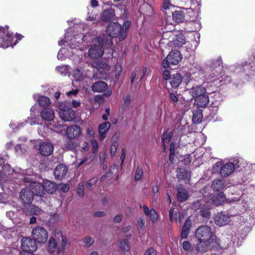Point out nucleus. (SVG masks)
<instances>
[{
	"mask_svg": "<svg viewBox=\"0 0 255 255\" xmlns=\"http://www.w3.org/2000/svg\"><path fill=\"white\" fill-rule=\"evenodd\" d=\"M131 25L129 20H126L123 26L118 22L109 23L106 28L107 35L102 34V38L105 41L107 47H111L113 44L112 37H118L120 41L124 40L127 36L128 31Z\"/></svg>",
	"mask_w": 255,
	"mask_h": 255,
	"instance_id": "f257e3e1",
	"label": "nucleus"
},
{
	"mask_svg": "<svg viewBox=\"0 0 255 255\" xmlns=\"http://www.w3.org/2000/svg\"><path fill=\"white\" fill-rule=\"evenodd\" d=\"M195 237L198 239L199 243L197 244L196 250L200 252L207 251L212 245L215 243L217 245V238L212 232L211 228L207 225H203L196 230L195 233Z\"/></svg>",
	"mask_w": 255,
	"mask_h": 255,
	"instance_id": "f03ea898",
	"label": "nucleus"
},
{
	"mask_svg": "<svg viewBox=\"0 0 255 255\" xmlns=\"http://www.w3.org/2000/svg\"><path fill=\"white\" fill-rule=\"evenodd\" d=\"M68 246L66 238L64 237L61 232L51 237L47 246V251L50 253L59 254L65 250Z\"/></svg>",
	"mask_w": 255,
	"mask_h": 255,
	"instance_id": "7ed1b4c3",
	"label": "nucleus"
},
{
	"mask_svg": "<svg viewBox=\"0 0 255 255\" xmlns=\"http://www.w3.org/2000/svg\"><path fill=\"white\" fill-rule=\"evenodd\" d=\"M89 38H90V40L92 39V41L88 52V56L91 58L101 57L104 54L103 46H107V45L105 44V41L99 35L94 40L93 38H90V35Z\"/></svg>",
	"mask_w": 255,
	"mask_h": 255,
	"instance_id": "20e7f679",
	"label": "nucleus"
},
{
	"mask_svg": "<svg viewBox=\"0 0 255 255\" xmlns=\"http://www.w3.org/2000/svg\"><path fill=\"white\" fill-rule=\"evenodd\" d=\"M31 236L36 243L43 244L47 241L48 233L44 228L37 226L32 229Z\"/></svg>",
	"mask_w": 255,
	"mask_h": 255,
	"instance_id": "39448f33",
	"label": "nucleus"
},
{
	"mask_svg": "<svg viewBox=\"0 0 255 255\" xmlns=\"http://www.w3.org/2000/svg\"><path fill=\"white\" fill-rule=\"evenodd\" d=\"M181 59L182 56L180 52L177 50H173L163 60L162 66L165 68H167L171 65H176L178 64Z\"/></svg>",
	"mask_w": 255,
	"mask_h": 255,
	"instance_id": "423d86ee",
	"label": "nucleus"
},
{
	"mask_svg": "<svg viewBox=\"0 0 255 255\" xmlns=\"http://www.w3.org/2000/svg\"><path fill=\"white\" fill-rule=\"evenodd\" d=\"M8 26L0 27V47L7 48L11 45L12 34L8 31Z\"/></svg>",
	"mask_w": 255,
	"mask_h": 255,
	"instance_id": "0eeeda50",
	"label": "nucleus"
},
{
	"mask_svg": "<svg viewBox=\"0 0 255 255\" xmlns=\"http://www.w3.org/2000/svg\"><path fill=\"white\" fill-rule=\"evenodd\" d=\"M92 89L94 92L104 93L103 95L109 97L112 94V90L108 87L107 84L102 81H98L93 84Z\"/></svg>",
	"mask_w": 255,
	"mask_h": 255,
	"instance_id": "6e6552de",
	"label": "nucleus"
},
{
	"mask_svg": "<svg viewBox=\"0 0 255 255\" xmlns=\"http://www.w3.org/2000/svg\"><path fill=\"white\" fill-rule=\"evenodd\" d=\"M21 247L24 252L32 253L37 250V246L32 238L25 237L21 240Z\"/></svg>",
	"mask_w": 255,
	"mask_h": 255,
	"instance_id": "1a4fd4ad",
	"label": "nucleus"
},
{
	"mask_svg": "<svg viewBox=\"0 0 255 255\" xmlns=\"http://www.w3.org/2000/svg\"><path fill=\"white\" fill-rule=\"evenodd\" d=\"M214 223L219 226L222 227L226 225L230 221V216L226 212L218 213L214 216Z\"/></svg>",
	"mask_w": 255,
	"mask_h": 255,
	"instance_id": "9d476101",
	"label": "nucleus"
},
{
	"mask_svg": "<svg viewBox=\"0 0 255 255\" xmlns=\"http://www.w3.org/2000/svg\"><path fill=\"white\" fill-rule=\"evenodd\" d=\"M89 36V34L88 35H83V34H77L76 36L72 37L70 40V42L68 43L71 48H74L76 46H79L83 41H86L90 39L88 37Z\"/></svg>",
	"mask_w": 255,
	"mask_h": 255,
	"instance_id": "9b49d317",
	"label": "nucleus"
},
{
	"mask_svg": "<svg viewBox=\"0 0 255 255\" xmlns=\"http://www.w3.org/2000/svg\"><path fill=\"white\" fill-rule=\"evenodd\" d=\"M81 133L80 128L76 125H73L67 128L66 135L69 139H73L78 138Z\"/></svg>",
	"mask_w": 255,
	"mask_h": 255,
	"instance_id": "f8f14e48",
	"label": "nucleus"
},
{
	"mask_svg": "<svg viewBox=\"0 0 255 255\" xmlns=\"http://www.w3.org/2000/svg\"><path fill=\"white\" fill-rule=\"evenodd\" d=\"M20 198L24 204L30 203L33 199V195L30 188L23 189L20 193Z\"/></svg>",
	"mask_w": 255,
	"mask_h": 255,
	"instance_id": "ddd939ff",
	"label": "nucleus"
},
{
	"mask_svg": "<svg viewBox=\"0 0 255 255\" xmlns=\"http://www.w3.org/2000/svg\"><path fill=\"white\" fill-rule=\"evenodd\" d=\"M30 189L33 195L38 196H42L44 195V189L42 184L35 182H31L29 184Z\"/></svg>",
	"mask_w": 255,
	"mask_h": 255,
	"instance_id": "4468645a",
	"label": "nucleus"
},
{
	"mask_svg": "<svg viewBox=\"0 0 255 255\" xmlns=\"http://www.w3.org/2000/svg\"><path fill=\"white\" fill-rule=\"evenodd\" d=\"M59 116L65 121H71L74 118L75 113L71 108L60 109Z\"/></svg>",
	"mask_w": 255,
	"mask_h": 255,
	"instance_id": "2eb2a0df",
	"label": "nucleus"
},
{
	"mask_svg": "<svg viewBox=\"0 0 255 255\" xmlns=\"http://www.w3.org/2000/svg\"><path fill=\"white\" fill-rule=\"evenodd\" d=\"M40 116L42 120L46 121H52L55 117L53 110L51 108H43L40 112Z\"/></svg>",
	"mask_w": 255,
	"mask_h": 255,
	"instance_id": "dca6fc26",
	"label": "nucleus"
},
{
	"mask_svg": "<svg viewBox=\"0 0 255 255\" xmlns=\"http://www.w3.org/2000/svg\"><path fill=\"white\" fill-rule=\"evenodd\" d=\"M235 170V165L229 162L223 165L220 169V174L222 176L226 177L231 174Z\"/></svg>",
	"mask_w": 255,
	"mask_h": 255,
	"instance_id": "f3484780",
	"label": "nucleus"
},
{
	"mask_svg": "<svg viewBox=\"0 0 255 255\" xmlns=\"http://www.w3.org/2000/svg\"><path fill=\"white\" fill-rule=\"evenodd\" d=\"M53 146L49 142H43L39 146L40 153L44 156L50 155L53 151Z\"/></svg>",
	"mask_w": 255,
	"mask_h": 255,
	"instance_id": "a211bd4d",
	"label": "nucleus"
},
{
	"mask_svg": "<svg viewBox=\"0 0 255 255\" xmlns=\"http://www.w3.org/2000/svg\"><path fill=\"white\" fill-rule=\"evenodd\" d=\"M67 168L64 164H59L54 170V175L57 179H62L67 174Z\"/></svg>",
	"mask_w": 255,
	"mask_h": 255,
	"instance_id": "6ab92c4d",
	"label": "nucleus"
},
{
	"mask_svg": "<svg viewBox=\"0 0 255 255\" xmlns=\"http://www.w3.org/2000/svg\"><path fill=\"white\" fill-rule=\"evenodd\" d=\"M143 210L145 215L149 218L152 223H154L157 221V214L154 209H151L149 210L147 206L143 205Z\"/></svg>",
	"mask_w": 255,
	"mask_h": 255,
	"instance_id": "aec40b11",
	"label": "nucleus"
},
{
	"mask_svg": "<svg viewBox=\"0 0 255 255\" xmlns=\"http://www.w3.org/2000/svg\"><path fill=\"white\" fill-rule=\"evenodd\" d=\"M33 97L34 100H36L38 102L39 105L41 107H43V108H47L50 105V100L47 97L35 95Z\"/></svg>",
	"mask_w": 255,
	"mask_h": 255,
	"instance_id": "412c9836",
	"label": "nucleus"
},
{
	"mask_svg": "<svg viewBox=\"0 0 255 255\" xmlns=\"http://www.w3.org/2000/svg\"><path fill=\"white\" fill-rule=\"evenodd\" d=\"M192 95L196 98L201 96L206 93V90L204 87L196 86L193 87L190 91Z\"/></svg>",
	"mask_w": 255,
	"mask_h": 255,
	"instance_id": "4be33fe9",
	"label": "nucleus"
},
{
	"mask_svg": "<svg viewBox=\"0 0 255 255\" xmlns=\"http://www.w3.org/2000/svg\"><path fill=\"white\" fill-rule=\"evenodd\" d=\"M111 127L110 122H106L104 124L100 125L99 127V137L101 140H103L106 137V133Z\"/></svg>",
	"mask_w": 255,
	"mask_h": 255,
	"instance_id": "5701e85b",
	"label": "nucleus"
},
{
	"mask_svg": "<svg viewBox=\"0 0 255 255\" xmlns=\"http://www.w3.org/2000/svg\"><path fill=\"white\" fill-rule=\"evenodd\" d=\"M217 243L218 244L216 245H214L215 243H213L212 245V248H220L223 249H226L231 244V239L228 237H224L221 241H219L217 238Z\"/></svg>",
	"mask_w": 255,
	"mask_h": 255,
	"instance_id": "b1692460",
	"label": "nucleus"
},
{
	"mask_svg": "<svg viewBox=\"0 0 255 255\" xmlns=\"http://www.w3.org/2000/svg\"><path fill=\"white\" fill-rule=\"evenodd\" d=\"M182 80L181 75L179 73L173 74L169 80V83L171 87L173 88L178 87L181 84Z\"/></svg>",
	"mask_w": 255,
	"mask_h": 255,
	"instance_id": "393cba45",
	"label": "nucleus"
},
{
	"mask_svg": "<svg viewBox=\"0 0 255 255\" xmlns=\"http://www.w3.org/2000/svg\"><path fill=\"white\" fill-rule=\"evenodd\" d=\"M115 16V10L113 8L105 10L102 14V19L104 21H109L114 19Z\"/></svg>",
	"mask_w": 255,
	"mask_h": 255,
	"instance_id": "a878e982",
	"label": "nucleus"
},
{
	"mask_svg": "<svg viewBox=\"0 0 255 255\" xmlns=\"http://www.w3.org/2000/svg\"><path fill=\"white\" fill-rule=\"evenodd\" d=\"M42 186L44 189V194L45 192L52 194L55 192L56 189L55 184L49 180H44L43 182Z\"/></svg>",
	"mask_w": 255,
	"mask_h": 255,
	"instance_id": "bb28decb",
	"label": "nucleus"
},
{
	"mask_svg": "<svg viewBox=\"0 0 255 255\" xmlns=\"http://www.w3.org/2000/svg\"><path fill=\"white\" fill-rule=\"evenodd\" d=\"M191 227V221L190 219H188L186 220L182 229L181 237L182 239H185L188 237Z\"/></svg>",
	"mask_w": 255,
	"mask_h": 255,
	"instance_id": "cd10ccee",
	"label": "nucleus"
},
{
	"mask_svg": "<svg viewBox=\"0 0 255 255\" xmlns=\"http://www.w3.org/2000/svg\"><path fill=\"white\" fill-rule=\"evenodd\" d=\"M177 198L179 201L182 202L185 201L189 197L187 191L182 188H179L177 189Z\"/></svg>",
	"mask_w": 255,
	"mask_h": 255,
	"instance_id": "c85d7f7f",
	"label": "nucleus"
},
{
	"mask_svg": "<svg viewBox=\"0 0 255 255\" xmlns=\"http://www.w3.org/2000/svg\"><path fill=\"white\" fill-rule=\"evenodd\" d=\"M209 102L208 96L205 94L195 99V103L198 107H203L206 106Z\"/></svg>",
	"mask_w": 255,
	"mask_h": 255,
	"instance_id": "c756f323",
	"label": "nucleus"
},
{
	"mask_svg": "<svg viewBox=\"0 0 255 255\" xmlns=\"http://www.w3.org/2000/svg\"><path fill=\"white\" fill-rule=\"evenodd\" d=\"M226 200V197L223 193H220L216 195H214L212 198L213 203L216 205L219 206L221 205Z\"/></svg>",
	"mask_w": 255,
	"mask_h": 255,
	"instance_id": "7c9ffc66",
	"label": "nucleus"
},
{
	"mask_svg": "<svg viewBox=\"0 0 255 255\" xmlns=\"http://www.w3.org/2000/svg\"><path fill=\"white\" fill-rule=\"evenodd\" d=\"M212 188L214 191H220L225 187V185L223 181L220 179L214 180L212 183Z\"/></svg>",
	"mask_w": 255,
	"mask_h": 255,
	"instance_id": "2f4dec72",
	"label": "nucleus"
},
{
	"mask_svg": "<svg viewBox=\"0 0 255 255\" xmlns=\"http://www.w3.org/2000/svg\"><path fill=\"white\" fill-rule=\"evenodd\" d=\"M221 63V59H219L218 61V66L216 67L215 69H214L212 70V74L210 75L211 79L218 77L219 76L222 74V66L220 65Z\"/></svg>",
	"mask_w": 255,
	"mask_h": 255,
	"instance_id": "473e14b6",
	"label": "nucleus"
},
{
	"mask_svg": "<svg viewBox=\"0 0 255 255\" xmlns=\"http://www.w3.org/2000/svg\"><path fill=\"white\" fill-rule=\"evenodd\" d=\"M173 19L177 23L182 22L184 20V15L181 11H175L172 12Z\"/></svg>",
	"mask_w": 255,
	"mask_h": 255,
	"instance_id": "72a5a7b5",
	"label": "nucleus"
},
{
	"mask_svg": "<svg viewBox=\"0 0 255 255\" xmlns=\"http://www.w3.org/2000/svg\"><path fill=\"white\" fill-rule=\"evenodd\" d=\"M27 209L28 212L32 215H40L43 213L40 208L33 205H29Z\"/></svg>",
	"mask_w": 255,
	"mask_h": 255,
	"instance_id": "f704fd0d",
	"label": "nucleus"
},
{
	"mask_svg": "<svg viewBox=\"0 0 255 255\" xmlns=\"http://www.w3.org/2000/svg\"><path fill=\"white\" fill-rule=\"evenodd\" d=\"M33 172L31 169H27L22 173V176L23 177L21 178V179L23 180L25 182L30 184L32 178H30L27 176H31L33 175Z\"/></svg>",
	"mask_w": 255,
	"mask_h": 255,
	"instance_id": "c9c22d12",
	"label": "nucleus"
},
{
	"mask_svg": "<svg viewBox=\"0 0 255 255\" xmlns=\"http://www.w3.org/2000/svg\"><path fill=\"white\" fill-rule=\"evenodd\" d=\"M172 133L171 132H164L162 135V140L163 142V150L165 151L166 145L168 144L171 138Z\"/></svg>",
	"mask_w": 255,
	"mask_h": 255,
	"instance_id": "e433bc0d",
	"label": "nucleus"
},
{
	"mask_svg": "<svg viewBox=\"0 0 255 255\" xmlns=\"http://www.w3.org/2000/svg\"><path fill=\"white\" fill-rule=\"evenodd\" d=\"M69 54L67 50L64 48H61L58 53L57 58L59 60H63L69 57Z\"/></svg>",
	"mask_w": 255,
	"mask_h": 255,
	"instance_id": "4c0bfd02",
	"label": "nucleus"
},
{
	"mask_svg": "<svg viewBox=\"0 0 255 255\" xmlns=\"http://www.w3.org/2000/svg\"><path fill=\"white\" fill-rule=\"evenodd\" d=\"M202 119V114L200 111H196L193 113L192 121L193 122L197 124L200 123Z\"/></svg>",
	"mask_w": 255,
	"mask_h": 255,
	"instance_id": "58836bf2",
	"label": "nucleus"
},
{
	"mask_svg": "<svg viewBox=\"0 0 255 255\" xmlns=\"http://www.w3.org/2000/svg\"><path fill=\"white\" fill-rule=\"evenodd\" d=\"M179 213L175 211L173 209H171L169 211V218L171 221H177L179 218Z\"/></svg>",
	"mask_w": 255,
	"mask_h": 255,
	"instance_id": "ea45409f",
	"label": "nucleus"
},
{
	"mask_svg": "<svg viewBox=\"0 0 255 255\" xmlns=\"http://www.w3.org/2000/svg\"><path fill=\"white\" fill-rule=\"evenodd\" d=\"M177 176L180 179H184L188 177V174L184 169H179L177 171Z\"/></svg>",
	"mask_w": 255,
	"mask_h": 255,
	"instance_id": "a19ab883",
	"label": "nucleus"
},
{
	"mask_svg": "<svg viewBox=\"0 0 255 255\" xmlns=\"http://www.w3.org/2000/svg\"><path fill=\"white\" fill-rule=\"evenodd\" d=\"M74 76L76 80L80 81L83 79L84 75L83 72L79 69L74 72Z\"/></svg>",
	"mask_w": 255,
	"mask_h": 255,
	"instance_id": "79ce46f5",
	"label": "nucleus"
},
{
	"mask_svg": "<svg viewBox=\"0 0 255 255\" xmlns=\"http://www.w3.org/2000/svg\"><path fill=\"white\" fill-rule=\"evenodd\" d=\"M142 168L140 166H138L135 172V174L134 176L135 180L136 181H138L139 179H140L141 177L142 176Z\"/></svg>",
	"mask_w": 255,
	"mask_h": 255,
	"instance_id": "37998d69",
	"label": "nucleus"
},
{
	"mask_svg": "<svg viewBox=\"0 0 255 255\" xmlns=\"http://www.w3.org/2000/svg\"><path fill=\"white\" fill-rule=\"evenodd\" d=\"M98 181V178L96 177H94L90 179L86 182V187L89 189H91L92 186L95 185Z\"/></svg>",
	"mask_w": 255,
	"mask_h": 255,
	"instance_id": "c03bdc74",
	"label": "nucleus"
},
{
	"mask_svg": "<svg viewBox=\"0 0 255 255\" xmlns=\"http://www.w3.org/2000/svg\"><path fill=\"white\" fill-rule=\"evenodd\" d=\"M120 248L124 251H128L129 249L128 243L126 240H123L120 242Z\"/></svg>",
	"mask_w": 255,
	"mask_h": 255,
	"instance_id": "a18cd8bd",
	"label": "nucleus"
},
{
	"mask_svg": "<svg viewBox=\"0 0 255 255\" xmlns=\"http://www.w3.org/2000/svg\"><path fill=\"white\" fill-rule=\"evenodd\" d=\"M77 193L78 195L83 197L84 195V185L83 183H80L78 185L77 190Z\"/></svg>",
	"mask_w": 255,
	"mask_h": 255,
	"instance_id": "49530a36",
	"label": "nucleus"
},
{
	"mask_svg": "<svg viewBox=\"0 0 255 255\" xmlns=\"http://www.w3.org/2000/svg\"><path fill=\"white\" fill-rule=\"evenodd\" d=\"M140 74V72H139L138 71L133 72L131 73V77H130V78H131L130 82H131V85L133 84V82L135 80H136L139 78V76Z\"/></svg>",
	"mask_w": 255,
	"mask_h": 255,
	"instance_id": "de8ad7c7",
	"label": "nucleus"
},
{
	"mask_svg": "<svg viewBox=\"0 0 255 255\" xmlns=\"http://www.w3.org/2000/svg\"><path fill=\"white\" fill-rule=\"evenodd\" d=\"M27 122L28 123H29L31 125L38 124V122L36 121V116H35V115L34 114H32V116L27 118Z\"/></svg>",
	"mask_w": 255,
	"mask_h": 255,
	"instance_id": "09e8293b",
	"label": "nucleus"
},
{
	"mask_svg": "<svg viewBox=\"0 0 255 255\" xmlns=\"http://www.w3.org/2000/svg\"><path fill=\"white\" fill-rule=\"evenodd\" d=\"M83 242L85 246L89 247L94 243V239L93 238L87 237L84 239Z\"/></svg>",
	"mask_w": 255,
	"mask_h": 255,
	"instance_id": "8fccbe9b",
	"label": "nucleus"
},
{
	"mask_svg": "<svg viewBox=\"0 0 255 255\" xmlns=\"http://www.w3.org/2000/svg\"><path fill=\"white\" fill-rule=\"evenodd\" d=\"M8 201L7 195L5 193H0V203L6 204Z\"/></svg>",
	"mask_w": 255,
	"mask_h": 255,
	"instance_id": "3c124183",
	"label": "nucleus"
},
{
	"mask_svg": "<svg viewBox=\"0 0 255 255\" xmlns=\"http://www.w3.org/2000/svg\"><path fill=\"white\" fill-rule=\"evenodd\" d=\"M183 249L186 252H189L191 249V244L188 241H184L182 244Z\"/></svg>",
	"mask_w": 255,
	"mask_h": 255,
	"instance_id": "603ef678",
	"label": "nucleus"
},
{
	"mask_svg": "<svg viewBox=\"0 0 255 255\" xmlns=\"http://www.w3.org/2000/svg\"><path fill=\"white\" fill-rule=\"evenodd\" d=\"M137 226L141 230L145 228V221L142 218H139L137 221Z\"/></svg>",
	"mask_w": 255,
	"mask_h": 255,
	"instance_id": "864d4df0",
	"label": "nucleus"
},
{
	"mask_svg": "<svg viewBox=\"0 0 255 255\" xmlns=\"http://www.w3.org/2000/svg\"><path fill=\"white\" fill-rule=\"evenodd\" d=\"M156 251L152 248L147 249L143 255H156Z\"/></svg>",
	"mask_w": 255,
	"mask_h": 255,
	"instance_id": "5fc2aeb1",
	"label": "nucleus"
},
{
	"mask_svg": "<svg viewBox=\"0 0 255 255\" xmlns=\"http://www.w3.org/2000/svg\"><path fill=\"white\" fill-rule=\"evenodd\" d=\"M162 76H163V78L166 81H167V80L169 81L170 80V78L171 77V76H170V72L167 70H165L164 71H163V73H162Z\"/></svg>",
	"mask_w": 255,
	"mask_h": 255,
	"instance_id": "6e6d98bb",
	"label": "nucleus"
},
{
	"mask_svg": "<svg viewBox=\"0 0 255 255\" xmlns=\"http://www.w3.org/2000/svg\"><path fill=\"white\" fill-rule=\"evenodd\" d=\"M131 100V97L129 95H127L124 98V107H127L129 106Z\"/></svg>",
	"mask_w": 255,
	"mask_h": 255,
	"instance_id": "4d7b16f0",
	"label": "nucleus"
},
{
	"mask_svg": "<svg viewBox=\"0 0 255 255\" xmlns=\"http://www.w3.org/2000/svg\"><path fill=\"white\" fill-rule=\"evenodd\" d=\"M92 144L93 147V150L94 153L97 152L99 149V144L97 141L95 139L92 140Z\"/></svg>",
	"mask_w": 255,
	"mask_h": 255,
	"instance_id": "13d9d810",
	"label": "nucleus"
},
{
	"mask_svg": "<svg viewBox=\"0 0 255 255\" xmlns=\"http://www.w3.org/2000/svg\"><path fill=\"white\" fill-rule=\"evenodd\" d=\"M97 68L99 69H106L108 65L106 62L103 61H99L97 63Z\"/></svg>",
	"mask_w": 255,
	"mask_h": 255,
	"instance_id": "bf43d9fd",
	"label": "nucleus"
},
{
	"mask_svg": "<svg viewBox=\"0 0 255 255\" xmlns=\"http://www.w3.org/2000/svg\"><path fill=\"white\" fill-rule=\"evenodd\" d=\"M122 71V68L120 65L116 64L115 66V76L117 78H119Z\"/></svg>",
	"mask_w": 255,
	"mask_h": 255,
	"instance_id": "052dcab7",
	"label": "nucleus"
},
{
	"mask_svg": "<svg viewBox=\"0 0 255 255\" xmlns=\"http://www.w3.org/2000/svg\"><path fill=\"white\" fill-rule=\"evenodd\" d=\"M8 156L6 154H0V166L4 164L7 161Z\"/></svg>",
	"mask_w": 255,
	"mask_h": 255,
	"instance_id": "680f3d73",
	"label": "nucleus"
},
{
	"mask_svg": "<svg viewBox=\"0 0 255 255\" xmlns=\"http://www.w3.org/2000/svg\"><path fill=\"white\" fill-rule=\"evenodd\" d=\"M200 214L203 217L207 218L210 216L209 210L207 209L201 208Z\"/></svg>",
	"mask_w": 255,
	"mask_h": 255,
	"instance_id": "e2e57ef3",
	"label": "nucleus"
},
{
	"mask_svg": "<svg viewBox=\"0 0 255 255\" xmlns=\"http://www.w3.org/2000/svg\"><path fill=\"white\" fill-rule=\"evenodd\" d=\"M222 163L220 162H217L214 164L212 168L213 172L215 173L218 172L219 169L221 167Z\"/></svg>",
	"mask_w": 255,
	"mask_h": 255,
	"instance_id": "0e129e2a",
	"label": "nucleus"
},
{
	"mask_svg": "<svg viewBox=\"0 0 255 255\" xmlns=\"http://www.w3.org/2000/svg\"><path fill=\"white\" fill-rule=\"evenodd\" d=\"M58 216L56 214L51 215L49 219V222L50 224H54L58 220Z\"/></svg>",
	"mask_w": 255,
	"mask_h": 255,
	"instance_id": "69168bd1",
	"label": "nucleus"
},
{
	"mask_svg": "<svg viewBox=\"0 0 255 255\" xmlns=\"http://www.w3.org/2000/svg\"><path fill=\"white\" fill-rule=\"evenodd\" d=\"M117 144L114 143L111 147V153L112 156H114L117 149Z\"/></svg>",
	"mask_w": 255,
	"mask_h": 255,
	"instance_id": "338daca9",
	"label": "nucleus"
},
{
	"mask_svg": "<svg viewBox=\"0 0 255 255\" xmlns=\"http://www.w3.org/2000/svg\"><path fill=\"white\" fill-rule=\"evenodd\" d=\"M87 134L89 137H94L95 132L94 129L92 127H89L88 128L87 130Z\"/></svg>",
	"mask_w": 255,
	"mask_h": 255,
	"instance_id": "774afa93",
	"label": "nucleus"
}]
</instances>
